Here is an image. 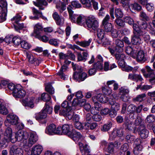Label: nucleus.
<instances>
[{
  "mask_svg": "<svg viewBox=\"0 0 155 155\" xmlns=\"http://www.w3.org/2000/svg\"><path fill=\"white\" fill-rule=\"evenodd\" d=\"M136 58L137 61L139 62H144L147 60L146 58L145 57L144 52L142 50L138 51L137 54H136L135 58Z\"/></svg>",
  "mask_w": 155,
  "mask_h": 155,
  "instance_id": "4468645a",
  "label": "nucleus"
},
{
  "mask_svg": "<svg viewBox=\"0 0 155 155\" xmlns=\"http://www.w3.org/2000/svg\"><path fill=\"white\" fill-rule=\"evenodd\" d=\"M146 120L148 123L153 122L155 120V116L152 114L150 115L147 116Z\"/></svg>",
  "mask_w": 155,
  "mask_h": 155,
  "instance_id": "0e129e2a",
  "label": "nucleus"
},
{
  "mask_svg": "<svg viewBox=\"0 0 155 155\" xmlns=\"http://www.w3.org/2000/svg\"><path fill=\"white\" fill-rule=\"evenodd\" d=\"M73 68L74 71L77 70L73 74V77L74 79L79 82L83 81L87 78V74L83 72V69L81 66H77L73 62L71 64Z\"/></svg>",
  "mask_w": 155,
  "mask_h": 155,
  "instance_id": "f257e3e1",
  "label": "nucleus"
},
{
  "mask_svg": "<svg viewBox=\"0 0 155 155\" xmlns=\"http://www.w3.org/2000/svg\"><path fill=\"white\" fill-rule=\"evenodd\" d=\"M4 137L8 141L12 139V130L11 128L8 127L6 129L4 133Z\"/></svg>",
  "mask_w": 155,
  "mask_h": 155,
  "instance_id": "b1692460",
  "label": "nucleus"
},
{
  "mask_svg": "<svg viewBox=\"0 0 155 155\" xmlns=\"http://www.w3.org/2000/svg\"><path fill=\"white\" fill-rule=\"evenodd\" d=\"M133 28V34L131 36V42L132 44L135 45H140L142 42L140 37L142 34L141 29L136 24H134Z\"/></svg>",
  "mask_w": 155,
  "mask_h": 155,
  "instance_id": "f03ea898",
  "label": "nucleus"
},
{
  "mask_svg": "<svg viewBox=\"0 0 155 155\" xmlns=\"http://www.w3.org/2000/svg\"><path fill=\"white\" fill-rule=\"evenodd\" d=\"M94 98H92V100L94 103V110L95 111H98L101 107V105L97 101H96V100H94Z\"/></svg>",
  "mask_w": 155,
  "mask_h": 155,
  "instance_id": "de8ad7c7",
  "label": "nucleus"
},
{
  "mask_svg": "<svg viewBox=\"0 0 155 155\" xmlns=\"http://www.w3.org/2000/svg\"><path fill=\"white\" fill-rule=\"evenodd\" d=\"M21 16L18 15H16L11 19L12 23L13 24H16L20 21L21 19Z\"/></svg>",
  "mask_w": 155,
  "mask_h": 155,
  "instance_id": "6e6d98bb",
  "label": "nucleus"
},
{
  "mask_svg": "<svg viewBox=\"0 0 155 155\" xmlns=\"http://www.w3.org/2000/svg\"><path fill=\"white\" fill-rule=\"evenodd\" d=\"M137 23L138 25H138L139 27V26H140L142 29H145L147 28L150 29L152 27L150 23H149L148 25L146 21H138ZM136 24L137 25V24Z\"/></svg>",
  "mask_w": 155,
  "mask_h": 155,
  "instance_id": "7c9ffc66",
  "label": "nucleus"
},
{
  "mask_svg": "<svg viewBox=\"0 0 155 155\" xmlns=\"http://www.w3.org/2000/svg\"><path fill=\"white\" fill-rule=\"evenodd\" d=\"M141 32L142 33V35L141 36H142L144 40L146 41H148L150 39V36L148 34L143 31L141 30Z\"/></svg>",
  "mask_w": 155,
  "mask_h": 155,
  "instance_id": "774afa93",
  "label": "nucleus"
},
{
  "mask_svg": "<svg viewBox=\"0 0 155 155\" xmlns=\"http://www.w3.org/2000/svg\"><path fill=\"white\" fill-rule=\"evenodd\" d=\"M109 103L111 105L112 110L117 111L120 109V104L116 102L114 99H110L109 100Z\"/></svg>",
  "mask_w": 155,
  "mask_h": 155,
  "instance_id": "6ab92c4d",
  "label": "nucleus"
},
{
  "mask_svg": "<svg viewBox=\"0 0 155 155\" xmlns=\"http://www.w3.org/2000/svg\"><path fill=\"white\" fill-rule=\"evenodd\" d=\"M145 97L146 94H140L134 98L133 100L135 101L141 102L143 100V98Z\"/></svg>",
  "mask_w": 155,
  "mask_h": 155,
  "instance_id": "09e8293b",
  "label": "nucleus"
},
{
  "mask_svg": "<svg viewBox=\"0 0 155 155\" xmlns=\"http://www.w3.org/2000/svg\"><path fill=\"white\" fill-rule=\"evenodd\" d=\"M45 90L51 94H52L54 93V89L50 83H48L46 85L45 87Z\"/></svg>",
  "mask_w": 155,
  "mask_h": 155,
  "instance_id": "c03bdc74",
  "label": "nucleus"
},
{
  "mask_svg": "<svg viewBox=\"0 0 155 155\" xmlns=\"http://www.w3.org/2000/svg\"><path fill=\"white\" fill-rule=\"evenodd\" d=\"M111 89L107 87H102V92L105 94L110 95L112 93Z\"/></svg>",
  "mask_w": 155,
  "mask_h": 155,
  "instance_id": "3c124183",
  "label": "nucleus"
},
{
  "mask_svg": "<svg viewBox=\"0 0 155 155\" xmlns=\"http://www.w3.org/2000/svg\"><path fill=\"white\" fill-rule=\"evenodd\" d=\"M97 126V124L95 122L90 123L87 122H86L85 125V126L86 129L91 130L95 129Z\"/></svg>",
  "mask_w": 155,
  "mask_h": 155,
  "instance_id": "c9c22d12",
  "label": "nucleus"
},
{
  "mask_svg": "<svg viewBox=\"0 0 155 155\" xmlns=\"http://www.w3.org/2000/svg\"><path fill=\"white\" fill-rule=\"evenodd\" d=\"M43 150L42 146L39 144L36 145L33 147L31 154L33 155H39L41 153Z\"/></svg>",
  "mask_w": 155,
  "mask_h": 155,
  "instance_id": "dca6fc26",
  "label": "nucleus"
},
{
  "mask_svg": "<svg viewBox=\"0 0 155 155\" xmlns=\"http://www.w3.org/2000/svg\"><path fill=\"white\" fill-rule=\"evenodd\" d=\"M38 140V136L36 134L31 133L28 140H27L26 139L24 141V144L25 146L31 147L37 142Z\"/></svg>",
  "mask_w": 155,
  "mask_h": 155,
  "instance_id": "6e6552de",
  "label": "nucleus"
},
{
  "mask_svg": "<svg viewBox=\"0 0 155 155\" xmlns=\"http://www.w3.org/2000/svg\"><path fill=\"white\" fill-rule=\"evenodd\" d=\"M34 99V98L32 97H27L23 100L21 103L25 107L33 108L34 107L33 103Z\"/></svg>",
  "mask_w": 155,
  "mask_h": 155,
  "instance_id": "9b49d317",
  "label": "nucleus"
},
{
  "mask_svg": "<svg viewBox=\"0 0 155 155\" xmlns=\"http://www.w3.org/2000/svg\"><path fill=\"white\" fill-rule=\"evenodd\" d=\"M130 7L132 9L137 11H140L141 9V7L139 4L136 3L131 4Z\"/></svg>",
  "mask_w": 155,
  "mask_h": 155,
  "instance_id": "052dcab7",
  "label": "nucleus"
},
{
  "mask_svg": "<svg viewBox=\"0 0 155 155\" xmlns=\"http://www.w3.org/2000/svg\"><path fill=\"white\" fill-rule=\"evenodd\" d=\"M91 113L93 114L92 116V119L95 121H99L102 119L101 115L98 114V112L95 111L94 108H92L91 110Z\"/></svg>",
  "mask_w": 155,
  "mask_h": 155,
  "instance_id": "412c9836",
  "label": "nucleus"
},
{
  "mask_svg": "<svg viewBox=\"0 0 155 155\" xmlns=\"http://www.w3.org/2000/svg\"><path fill=\"white\" fill-rule=\"evenodd\" d=\"M100 40L103 45L104 47H106L107 45H109L110 44V41L106 37H104Z\"/></svg>",
  "mask_w": 155,
  "mask_h": 155,
  "instance_id": "bf43d9fd",
  "label": "nucleus"
},
{
  "mask_svg": "<svg viewBox=\"0 0 155 155\" xmlns=\"http://www.w3.org/2000/svg\"><path fill=\"white\" fill-rule=\"evenodd\" d=\"M45 102H48L51 99L50 96L48 94L44 93L41 96V99Z\"/></svg>",
  "mask_w": 155,
  "mask_h": 155,
  "instance_id": "a18cd8bd",
  "label": "nucleus"
},
{
  "mask_svg": "<svg viewBox=\"0 0 155 155\" xmlns=\"http://www.w3.org/2000/svg\"><path fill=\"white\" fill-rule=\"evenodd\" d=\"M133 132L134 133L137 132L140 137L142 138L143 139L147 137L149 134V131L146 128L144 124L140 125L137 128H135Z\"/></svg>",
  "mask_w": 155,
  "mask_h": 155,
  "instance_id": "7ed1b4c3",
  "label": "nucleus"
},
{
  "mask_svg": "<svg viewBox=\"0 0 155 155\" xmlns=\"http://www.w3.org/2000/svg\"><path fill=\"white\" fill-rule=\"evenodd\" d=\"M115 22L117 25L121 27H123L125 25L124 20L117 18L115 20Z\"/></svg>",
  "mask_w": 155,
  "mask_h": 155,
  "instance_id": "69168bd1",
  "label": "nucleus"
},
{
  "mask_svg": "<svg viewBox=\"0 0 155 155\" xmlns=\"http://www.w3.org/2000/svg\"><path fill=\"white\" fill-rule=\"evenodd\" d=\"M118 53L115 54V57L116 59L118 60V61L124 60V58H125V55L123 54Z\"/></svg>",
  "mask_w": 155,
  "mask_h": 155,
  "instance_id": "338daca9",
  "label": "nucleus"
},
{
  "mask_svg": "<svg viewBox=\"0 0 155 155\" xmlns=\"http://www.w3.org/2000/svg\"><path fill=\"white\" fill-rule=\"evenodd\" d=\"M124 124L126 127V128L129 130H131L134 129V125L132 121H130L127 117H125Z\"/></svg>",
  "mask_w": 155,
  "mask_h": 155,
  "instance_id": "5701e85b",
  "label": "nucleus"
},
{
  "mask_svg": "<svg viewBox=\"0 0 155 155\" xmlns=\"http://www.w3.org/2000/svg\"><path fill=\"white\" fill-rule=\"evenodd\" d=\"M126 53L129 55L134 58H135L136 57V53H137L136 50H134L130 46L127 47L125 49Z\"/></svg>",
  "mask_w": 155,
  "mask_h": 155,
  "instance_id": "bb28decb",
  "label": "nucleus"
},
{
  "mask_svg": "<svg viewBox=\"0 0 155 155\" xmlns=\"http://www.w3.org/2000/svg\"><path fill=\"white\" fill-rule=\"evenodd\" d=\"M32 12L34 16H30L29 18L33 20L38 19L42 15V12L39 11L34 8H32Z\"/></svg>",
  "mask_w": 155,
  "mask_h": 155,
  "instance_id": "4be33fe9",
  "label": "nucleus"
},
{
  "mask_svg": "<svg viewBox=\"0 0 155 155\" xmlns=\"http://www.w3.org/2000/svg\"><path fill=\"white\" fill-rule=\"evenodd\" d=\"M68 136L74 141H76L78 140L82 136L80 133L74 130H73L70 134H68Z\"/></svg>",
  "mask_w": 155,
  "mask_h": 155,
  "instance_id": "f3484780",
  "label": "nucleus"
},
{
  "mask_svg": "<svg viewBox=\"0 0 155 155\" xmlns=\"http://www.w3.org/2000/svg\"><path fill=\"white\" fill-rule=\"evenodd\" d=\"M18 117L12 114H9L7 118V120L5 122V125L6 126H9L8 124L13 125H16L18 124Z\"/></svg>",
  "mask_w": 155,
  "mask_h": 155,
  "instance_id": "1a4fd4ad",
  "label": "nucleus"
},
{
  "mask_svg": "<svg viewBox=\"0 0 155 155\" xmlns=\"http://www.w3.org/2000/svg\"><path fill=\"white\" fill-rule=\"evenodd\" d=\"M34 4L38 7L39 9L43 10L44 9V8L42 7L43 6H46L47 5V3L45 0H38V3H37L35 2H33Z\"/></svg>",
  "mask_w": 155,
  "mask_h": 155,
  "instance_id": "c756f323",
  "label": "nucleus"
},
{
  "mask_svg": "<svg viewBox=\"0 0 155 155\" xmlns=\"http://www.w3.org/2000/svg\"><path fill=\"white\" fill-rule=\"evenodd\" d=\"M10 153L11 155H23L24 152L21 148L14 146L11 147Z\"/></svg>",
  "mask_w": 155,
  "mask_h": 155,
  "instance_id": "f8f14e48",
  "label": "nucleus"
},
{
  "mask_svg": "<svg viewBox=\"0 0 155 155\" xmlns=\"http://www.w3.org/2000/svg\"><path fill=\"white\" fill-rule=\"evenodd\" d=\"M26 94V92L21 87L20 85H16V87L12 92V95L15 98H21L24 97Z\"/></svg>",
  "mask_w": 155,
  "mask_h": 155,
  "instance_id": "423d86ee",
  "label": "nucleus"
},
{
  "mask_svg": "<svg viewBox=\"0 0 155 155\" xmlns=\"http://www.w3.org/2000/svg\"><path fill=\"white\" fill-rule=\"evenodd\" d=\"M128 79L136 81H141L143 80V78L140 75L133 73H130L129 74Z\"/></svg>",
  "mask_w": 155,
  "mask_h": 155,
  "instance_id": "a211bd4d",
  "label": "nucleus"
},
{
  "mask_svg": "<svg viewBox=\"0 0 155 155\" xmlns=\"http://www.w3.org/2000/svg\"><path fill=\"white\" fill-rule=\"evenodd\" d=\"M47 116V113L43 110L42 112L35 114V118L37 120L45 118Z\"/></svg>",
  "mask_w": 155,
  "mask_h": 155,
  "instance_id": "72a5a7b5",
  "label": "nucleus"
},
{
  "mask_svg": "<svg viewBox=\"0 0 155 155\" xmlns=\"http://www.w3.org/2000/svg\"><path fill=\"white\" fill-rule=\"evenodd\" d=\"M128 148V145L127 144H124L121 146L120 150L121 155H125L126 154V152L127 151Z\"/></svg>",
  "mask_w": 155,
  "mask_h": 155,
  "instance_id": "49530a36",
  "label": "nucleus"
},
{
  "mask_svg": "<svg viewBox=\"0 0 155 155\" xmlns=\"http://www.w3.org/2000/svg\"><path fill=\"white\" fill-rule=\"evenodd\" d=\"M97 35L99 40H101L104 37V31L101 29H97Z\"/></svg>",
  "mask_w": 155,
  "mask_h": 155,
  "instance_id": "a19ab883",
  "label": "nucleus"
},
{
  "mask_svg": "<svg viewBox=\"0 0 155 155\" xmlns=\"http://www.w3.org/2000/svg\"><path fill=\"white\" fill-rule=\"evenodd\" d=\"M56 7L60 13H62L66 9V5L64 3L60 1L57 2Z\"/></svg>",
  "mask_w": 155,
  "mask_h": 155,
  "instance_id": "a878e982",
  "label": "nucleus"
},
{
  "mask_svg": "<svg viewBox=\"0 0 155 155\" xmlns=\"http://www.w3.org/2000/svg\"><path fill=\"white\" fill-rule=\"evenodd\" d=\"M34 32L37 35H39L43 31V28L42 25L37 24L34 27Z\"/></svg>",
  "mask_w": 155,
  "mask_h": 155,
  "instance_id": "2f4dec72",
  "label": "nucleus"
},
{
  "mask_svg": "<svg viewBox=\"0 0 155 155\" xmlns=\"http://www.w3.org/2000/svg\"><path fill=\"white\" fill-rule=\"evenodd\" d=\"M112 123L111 122H108L104 124L101 127V130L102 131H107L111 127Z\"/></svg>",
  "mask_w": 155,
  "mask_h": 155,
  "instance_id": "4c0bfd02",
  "label": "nucleus"
},
{
  "mask_svg": "<svg viewBox=\"0 0 155 155\" xmlns=\"http://www.w3.org/2000/svg\"><path fill=\"white\" fill-rule=\"evenodd\" d=\"M147 74H144V76L146 78H148L149 82L152 84H155V74L154 70L152 69L149 66L146 67Z\"/></svg>",
  "mask_w": 155,
  "mask_h": 155,
  "instance_id": "39448f33",
  "label": "nucleus"
},
{
  "mask_svg": "<svg viewBox=\"0 0 155 155\" xmlns=\"http://www.w3.org/2000/svg\"><path fill=\"white\" fill-rule=\"evenodd\" d=\"M87 27L94 30L97 29L99 26V23L96 18L94 16L89 17L86 21Z\"/></svg>",
  "mask_w": 155,
  "mask_h": 155,
  "instance_id": "20e7f679",
  "label": "nucleus"
},
{
  "mask_svg": "<svg viewBox=\"0 0 155 155\" xmlns=\"http://www.w3.org/2000/svg\"><path fill=\"white\" fill-rule=\"evenodd\" d=\"M136 106L133 104H131L129 105L127 108V111L130 114V116L132 115L131 117L134 116V115L133 114L135 112Z\"/></svg>",
  "mask_w": 155,
  "mask_h": 155,
  "instance_id": "f704fd0d",
  "label": "nucleus"
},
{
  "mask_svg": "<svg viewBox=\"0 0 155 155\" xmlns=\"http://www.w3.org/2000/svg\"><path fill=\"white\" fill-rule=\"evenodd\" d=\"M135 146L133 151L134 154L137 155L142 150V146L141 145Z\"/></svg>",
  "mask_w": 155,
  "mask_h": 155,
  "instance_id": "13d9d810",
  "label": "nucleus"
},
{
  "mask_svg": "<svg viewBox=\"0 0 155 155\" xmlns=\"http://www.w3.org/2000/svg\"><path fill=\"white\" fill-rule=\"evenodd\" d=\"M56 126L54 124H52L47 127L45 130V133L49 135L54 134L55 128Z\"/></svg>",
  "mask_w": 155,
  "mask_h": 155,
  "instance_id": "393cba45",
  "label": "nucleus"
},
{
  "mask_svg": "<svg viewBox=\"0 0 155 155\" xmlns=\"http://www.w3.org/2000/svg\"><path fill=\"white\" fill-rule=\"evenodd\" d=\"M116 46L115 48V51L118 53H120L123 51L124 46V43L122 41L117 39L116 40Z\"/></svg>",
  "mask_w": 155,
  "mask_h": 155,
  "instance_id": "2eb2a0df",
  "label": "nucleus"
},
{
  "mask_svg": "<svg viewBox=\"0 0 155 155\" xmlns=\"http://www.w3.org/2000/svg\"><path fill=\"white\" fill-rule=\"evenodd\" d=\"M93 67H94L97 70H101L103 69V64L102 62L97 61V62L94 64Z\"/></svg>",
  "mask_w": 155,
  "mask_h": 155,
  "instance_id": "37998d69",
  "label": "nucleus"
},
{
  "mask_svg": "<svg viewBox=\"0 0 155 155\" xmlns=\"http://www.w3.org/2000/svg\"><path fill=\"white\" fill-rule=\"evenodd\" d=\"M52 107L50 106L49 104L47 102L46 103L43 110L44 111L48 114H51L52 112Z\"/></svg>",
  "mask_w": 155,
  "mask_h": 155,
  "instance_id": "58836bf2",
  "label": "nucleus"
},
{
  "mask_svg": "<svg viewBox=\"0 0 155 155\" xmlns=\"http://www.w3.org/2000/svg\"><path fill=\"white\" fill-rule=\"evenodd\" d=\"M92 39H89L88 40H84L81 41H77V44L83 47L87 48L89 46L92 41Z\"/></svg>",
  "mask_w": 155,
  "mask_h": 155,
  "instance_id": "cd10ccee",
  "label": "nucleus"
},
{
  "mask_svg": "<svg viewBox=\"0 0 155 155\" xmlns=\"http://www.w3.org/2000/svg\"><path fill=\"white\" fill-rule=\"evenodd\" d=\"M71 4L74 7L76 8H80L81 7L82 5L78 1H73L71 2Z\"/></svg>",
  "mask_w": 155,
  "mask_h": 155,
  "instance_id": "680f3d73",
  "label": "nucleus"
},
{
  "mask_svg": "<svg viewBox=\"0 0 155 155\" xmlns=\"http://www.w3.org/2000/svg\"><path fill=\"white\" fill-rule=\"evenodd\" d=\"M104 26V28L106 32H111L114 30L112 24L111 23H108L106 24L103 25Z\"/></svg>",
  "mask_w": 155,
  "mask_h": 155,
  "instance_id": "e433bc0d",
  "label": "nucleus"
},
{
  "mask_svg": "<svg viewBox=\"0 0 155 155\" xmlns=\"http://www.w3.org/2000/svg\"><path fill=\"white\" fill-rule=\"evenodd\" d=\"M77 20H76V22L79 25H81L85 21V18L84 16L81 15H79L78 16Z\"/></svg>",
  "mask_w": 155,
  "mask_h": 155,
  "instance_id": "8fccbe9b",
  "label": "nucleus"
},
{
  "mask_svg": "<svg viewBox=\"0 0 155 155\" xmlns=\"http://www.w3.org/2000/svg\"><path fill=\"white\" fill-rule=\"evenodd\" d=\"M12 42L15 45L17 46L21 44L22 41L20 37L16 36L12 38Z\"/></svg>",
  "mask_w": 155,
  "mask_h": 155,
  "instance_id": "79ce46f5",
  "label": "nucleus"
},
{
  "mask_svg": "<svg viewBox=\"0 0 155 155\" xmlns=\"http://www.w3.org/2000/svg\"><path fill=\"white\" fill-rule=\"evenodd\" d=\"M8 113V110L4 104L0 101V113L3 114H6Z\"/></svg>",
  "mask_w": 155,
  "mask_h": 155,
  "instance_id": "ea45409f",
  "label": "nucleus"
},
{
  "mask_svg": "<svg viewBox=\"0 0 155 155\" xmlns=\"http://www.w3.org/2000/svg\"><path fill=\"white\" fill-rule=\"evenodd\" d=\"M72 127V126L69 125L67 124L64 125L62 127V132L65 134L68 135L70 134L71 133V128Z\"/></svg>",
  "mask_w": 155,
  "mask_h": 155,
  "instance_id": "c85d7f7f",
  "label": "nucleus"
},
{
  "mask_svg": "<svg viewBox=\"0 0 155 155\" xmlns=\"http://www.w3.org/2000/svg\"><path fill=\"white\" fill-rule=\"evenodd\" d=\"M12 140H8L5 138L4 137V138L2 139L1 141H0V147L1 148L5 147L7 146L6 143L9 142L10 141L11 142Z\"/></svg>",
  "mask_w": 155,
  "mask_h": 155,
  "instance_id": "864d4df0",
  "label": "nucleus"
},
{
  "mask_svg": "<svg viewBox=\"0 0 155 155\" xmlns=\"http://www.w3.org/2000/svg\"><path fill=\"white\" fill-rule=\"evenodd\" d=\"M28 134L27 132H24L22 131H18L16 134L15 139H12L11 142L14 143L16 141H20L23 140L24 141L28 138Z\"/></svg>",
  "mask_w": 155,
  "mask_h": 155,
  "instance_id": "0eeeda50",
  "label": "nucleus"
},
{
  "mask_svg": "<svg viewBox=\"0 0 155 155\" xmlns=\"http://www.w3.org/2000/svg\"><path fill=\"white\" fill-rule=\"evenodd\" d=\"M49 43L51 45L57 46L58 45L59 41L56 39L52 38L49 40Z\"/></svg>",
  "mask_w": 155,
  "mask_h": 155,
  "instance_id": "e2e57ef3",
  "label": "nucleus"
},
{
  "mask_svg": "<svg viewBox=\"0 0 155 155\" xmlns=\"http://www.w3.org/2000/svg\"><path fill=\"white\" fill-rule=\"evenodd\" d=\"M92 98H95L94 100H96V101H99L102 103H106L108 101V99L106 96L100 93L93 97Z\"/></svg>",
  "mask_w": 155,
  "mask_h": 155,
  "instance_id": "aec40b11",
  "label": "nucleus"
},
{
  "mask_svg": "<svg viewBox=\"0 0 155 155\" xmlns=\"http://www.w3.org/2000/svg\"><path fill=\"white\" fill-rule=\"evenodd\" d=\"M83 7L87 8H90L92 7L91 0H80Z\"/></svg>",
  "mask_w": 155,
  "mask_h": 155,
  "instance_id": "473e14b6",
  "label": "nucleus"
},
{
  "mask_svg": "<svg viewBox=\"0 0 155 155\" xmlns=\"http://www.w3.org/2000/svg\"><path fill=\"white\" fill-rule=\"evenodd\" d=\"M114 13L116 17L117 18H121L123 16L122 12L120 8H116Z\"/></svg>",
  "mask_w": 155,
  "mask_h": 155,
  "instance_id": "603ef678",
  "label": "nucleus"
},
{
  "mask_svg": "<svg viewBox=\"0 0 155 155\" xmlns=\"http://www.w3.org/2000/svg\"><path fill=\"white\" fill-rule=\"evenodd\" d=\"M26 55L29 62L33 64L35 66H38L41 61V59L35 57L31 53H26Z\"/></svg>",
  "mask_w": 155,
  "mask_h": 155,
  "instance_id": "9d476101",
  "label": "nucleus"
},
{
  "mask_svg": "<svg viewBox=\"0 0 155 155\" xmlns=\"http://www.w3.org/2000/svg\"><path fill=\"white\" fill-rule=\"evenodd\" d=\"M21 48L26 49H29L31 47V45L25 41H22L21 44Z\"/></svg>",
  "mask_w": 155,
  "mask_h": 155,
  "instance_id": "4d7b16f0",
  "label": "nucleus"
},
{
  "mask_svg": "<svg viewBox=\"0 0 155 155\" xmlns=\"http://www.w3.org/2000/svg\"><path fill=\"white\" fill-rule=\"evenodd\" d=\"M124 22L127 23L130 25H133L134 24V20L133 19L129 16L124 17L123 18Z\"/></svg>",
  "mask_w": 155,
  "mask_h": 155,
  "instance_id": "5fc2aeb1",
  "label": "nucleus"
},
{
  "mask_svg": "<svg viewBox=\"0 0 155 155\" xmlns=\"http://www.w3.org/2000/svg\"><path fill=\"white\" fill-rule=\"evenodd\" d=\"M78 61H85L87 60L89 56L88 54L87 51H84L81 53L80 52L77 53Z\"/></svg>",
  "mask_w": 155,
  "mask_h": 155,
  "instance_id": "ddd939ff",
  "label": "nucleus"
}]
</instances>
